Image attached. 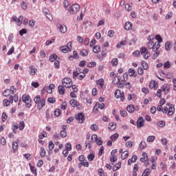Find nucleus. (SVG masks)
Segmentation results:
<instances>
[{
    "label": "nucleus",
    "mask_w": 176,
    "mask_h": 176,
    "mask_svg": "<svg viewBox=\"0 0 176 176\" xmlns=\"http://www.w3.org/2000/svg\"><path fill=\"white\" fill-rule=\"evenodd\" d=\"M48 148L50 151L54 149V143H53V141L51 140L49 142Z\"/></svg>",
    "instance_id": "obj_35"
},
{
    "label": "nucleus",
    "mask_w": 176,
    "mask_h": 176,
    "mask_svg": "<svg viewBox=\"0 0 176 176\" xmlns=\"http://www.w3.org/2000/svg\"><path fill=\"white\" fill-rule=\"evenodd\" d=\"M23 16H20L18 19H16V25H21V24L23 23Z\"/></svg>",
    "instance_id": "obj_30"
},
{
    "label": "nucleus",
    "mask_w": 176,
    "mask_h": 176,
    "mask_svg": "<svg viewBox=\"0 0 176 176\" xmlns=\"http://www.w3.org/2000/svg\"><path fill=\"white\" fill-rule=\"evenodd\" d=\"M60 137H62V138H65V137H67V131L66 130L60 131Z\"/></svg>",
    "instance_id": "obj_42"
},
{
    "label": "nucleus",
    "mask_w": 176,
    "mask_h": 176,
    "mask_svg": "<svg viewBox=\"0 0 176 176\" xmlns=\"http://www.w3.org/2000/svg\"><path fill=\"white\" fill-rule=\"evenodd\" d=\"M22 101L23 102H25L26 108H31L32 104H31V97L28 95H23L22 96Z\"/></svg>",
    "instance_id": "obj_2"
},
{
    "label": "nucleus",
    "mask_w": 176,
    "mask_h": 176,
    "mask_svg": "<svg viewBox=\"0 0 176 176\" xmlns=\"http://www.w3.org/2000/svg\"><path fill=\"white\" fill-rule=\"evenodd\" d=\"M157 126H159V127H164V126H166V122H164V121H160L157 123Z\"/></svg>",
    "instance_id": "obj_53"
},
{
    "label": "nucleus",
    "mask_w": 176,
    "mask_h": 176,
    "mask_svg": "<svg viewBox=\"0 0 176 176\" xmlns=\"http://www.w3.org/2000/svg\"><path fill=\"white\" fill-rule=\"evenodd\" d=\"M174 112H175L174 104H170L168 109V116H172V115L174 114Z\"/></svg>",
    "instance_id": "obj_12"
},
{
    "label": "nucleus",
    "mask_w": 176,
    "mask_h": 176,
    "mask_svg": "<svg viewBox=\"0 0 176 176\" xmlns=\"http://www.w3.org/2000/svg\"><path fill=\"white\" fill-rule=\"evenodd\" d=\"M24 34H27V30L26 29H22L21 30L19 31V35L21 36H23Z\"/></svg>",
    "instance_id": "obj_63"
},
{
    "label": "nucleus",
    "mask_w": 176,
    "mask_h": 176,
    "mask_svg": "<svg viewBox=\"0 0 176 176\" xmlns=\"http://www.w3.org/2000/svg\"><path fill=\"white\" fill-rule=\"evenodd\" d=\"M126 111L129 113H133V112H134V111H135V107H134V105H133V104H129L126 107Z\"/></svg>",
    "instance_id": "obj_17"
},
{
    "label": "nucleus",
    "mask_w": 176,
    "mask_h": 176,
    "mask_svg": "<svg viewBox=\"0 0 176 176\" xmlns=\"http://www.w3.org/2000/svg\"><path fill=\"white\" fill-rule=\"evenodd\" d=\"M94 157H96V156L93 153H90L87 155V159L89 162H93V160H94Z\"/></svg>",
    "instance_id": "obj_37"
},
{
    "label": "nucleus",
    "mask_w": 176,
    "mask_h": 176,
    "mask_svg": "<svg viewBox=\"0 0 176 176\" xmlns=\"http://www.w3.org/2000/svg\"><path fill=\"white\" fill-rule=\"evenodd\" d=\"M96 85L100 86V87H101V89H102V87H104V79L100 78V79L96 80Z\"/></svg>",
    "instance_id": "obj_19"
},
{
    "label": "nucleus",
    "mask_w": 176,
    "mask_h": 176,
    "mask_svg": "<svg viewBox=\"0 0 176 176\" xmlns=\"http://www.w3.org/2000/svg\"><path fill=\"white\" fill-rule=\"evenodd\" d=\"M10 89H6L3 92V96L4 97H9L10 96Z\"/></svg>",
    "instance_id": "obj_40"
},
{
    "label": "nucleus",
    "mask_w": 176,
    "mask_h": 176,
    "mask_svg": "<svg viewBox=\"0 0 176 176\" xmlns=\"http://www.w3.org/2000/svg\"><path fill=\"white\" fill-rule=\"evenodd\" d=\"M129 76H135V70L133 69H129Z\"/></svg>",
    "instance_id": "obj_43"
},
{
    "label": "nucleus",
    "mask_w": 176,
    "mask_h": 176,
    "mask_svg": "<svg viewBox=\"0 0 176 176\" xmlns=\"http://www.w3.org/2000/svg\"><path fill=\"white\" fill-rule=\"evenodd\" d=\"M45 105H46V100L43 98L39 101V102L37 104V108L38 111H41V109H42V108H43Z\"/></svg>",
    "instance_id": "obj_11"
},
{
    "label": "nucleus",
    "mask_w": 176,
    "mask_h": 176,
    "mask_svg": "<svg viewBox=\"0 0 176 176\" xmlns=\"http://www.w3.org/2000/svg\"><path fill=\"white\" fill-rule=\"evenodd\" d=\"M54 115L55 116H57V118H58V116H60V115H61V110L57 109L54 111Z\"/></svg>",
    "instance_id": "obj_51"
},
{
    "label": "nucleus",
    "mask_w": 176,
    "mask_h": 176,
    "mask_svg": "<svg viewBox=\"0 0 176 176\" xmlns=\"http://www.w3.org/2000/svg\"><path fill=\"white\" fill-rule=\"evenodd\" d=\"M146 148V142L142 141L139 145V148L142 151L143 149H145Z\"/></svg>",
    "instance_id": "obj_20"
},
{
    "label": "nucleus",
    "mask_w": 176,
    "mask_h": 176,
    "mask_svg": "<svg viewBox=\"0 0 176 176\" xmlns=\"http://www.w3.org/2000/svg\"><path fill=\"white\" fill-rule=\"evenodd\" d=\"M125 146H126V148H131V146H133V142L131 141H128L125 143Z\"/></svg>",
    "instance_id": "obj_55"
},
{
    "label": "nucleus",
    "mask_w": 176,
    "mask_h": 176,
    "mask_svg": "<svg viewBox=\"0 0 176 176\" xmlns=\"http://www.w3.org/2000/svg\"><path fill=\"white\" fill-rule=\"evenodd\" d=\"M29 166H30L31 173H32L34 175H36L37 172H36V168H35V166H32L31 164H29Z\"/></svg>",
    "instance_id": "obj_24"
},
{
    "label": "nucleus",
    "mask_w": 176,
    "mask_h": 176,
    "mask_svg": "<svg viewBox=\"0 0 176 176\" xmlns=\"http://www.w3.org/2000/svg\"><path fill=\"white\" fill-rule=\"evenodd\" d=\"M80 9V6L78 4H73L69 9L70 14H75L78 13V11Z\"/></svg>",
    "instance_id": "obj_5"
},
{
    "label": "nucleus",
    "mask_w": 176,
    "mask_h": 176,
    "mask_svg": "<svg viewBox=\"0 0 176 176\" xmlns=\"http://www.w3.org/2000/svg\"><path fill=\"white\" fill-rule=\"evenodd\" d=\"M12 146L14 153H16V152L19 151V144L17 143V142H12Z\"/></svg>",
    "instance_id": "obj_16"
},
{
    "label": "nucleus",
    "mask_w": 176,
    "mask_h": 176,
    "mask_svg": "<svg viewBox=\"0 0 176 176\" xmlns=\"http://www.w3.org/2000/svg\"><path fill=\"white\" fill-rule=\"evenodd\" d=\"M114 96L116 98H120V101H124V92H122L120 89H116Z\"/></svg>",
    "instance_id": "obj_7"
},
{
    "label": "nucleus",
    "mask_w": 176,
    "mask_h": 176,
    "mask_svg": "<svg viewBox=\"0 0 176 176\" xmlns=\"http://www.w3.org/2000/svg\"><path fill=\"white\" fill-rule=\"evenodd\" d=\"M171 67V63H170V61L167 60L164 63V68H170Z\"/></svg>",
    "instance_id": "obj_44"
},
{
    "label": "nucleus",
    "mask_w": 176,
    "mask_h": 176,
    "mask_svg": "<svg viewBox=\"0 0 176 176\" xmlns=\"http://www.w3.org/2000/svg\"><path fill=\"white\" fill-rule=\"evenodd\" d=\"M60 50L62 53H68V52H71V50H72V43L69 41L67 45L60 47Z\"/></svg>",
    "instance_id": "obj_3"
},
{
    "label": "nucleus",
    "mask_w": 176,
    "mask_h": 176,
    "mask_svg": "<svg viewBox=\"0 0 176 176\" xmlns=\"http://www.w3.org/2000/svg\"><path fill=\"white\" fill-rule=\"evenodd\" d=\"M156 42H159V45H160V43L163 42V38H162V36L157 34L155 36Z\"/></svg>",
    "instance_id": "obj_38"
},
{
    "label": "nucleus",
    "mask_w": 176,
    "mask_h": 176,
    "mask_svg": "<svg viewBox=\"0 0 176 176\" xmlns=\"http://www.w3.org/2000/svg\"><path fill=\"white\" fill-rule=\"evenodd\" d=\"M79 76V72H73V79H76Z\"/></svg>",
    "instance_id": "obj_64"
},
{
    "label": "nucleus",
    "mask_w": 176,
    "mask_h": 176,
    "mask_svg": "<svg viewBox=\"0 0 176 176\" xmlns=\"http://www.w3.org/2000/svg\"><path fill=\"white\" fill-rule=\"evenodd\" d=\"M65 149L67 152H69V151L72 149V146L71 145V143H67L65 144Z\"/></svg>",
    "instance_id": "obj_45"
},
{
    "label": "nucleus",
    "mask_w": 176,
    "mask_h": 176,
    "mask_svg": "<svg viewBox=\"0 0 176 176\" xmlns=\"http://www.w3.org/2000/svg\"><path fill=\"white\" fill-rule=\"evenodd\" d=\"M156 86H157V82L155 81H151L149 84V87L151 89H153V87H156Z\"/></svg>",
    "instance_id": "obj_46"
},
{
    "label": "nucleus",
    "mask_w": 176,
    "mask_h": 176,
    "mask_svg": "<svg viewBox=\"0 0 176 176\" xmlns=\"http://www.w3.org/2000/svg\"><path fill=\"white\" fill-rule=\"evenodd\" d=\"M140 53L142 56H143L144 58L145 59L149 58V57H151V53L149 52V51L148 50V48L146 47H141Z\"/></svg>",
    "instance_id": "obj_6"
},
{
    "label": "nucleus",
    "mask_w": 176,
    "mask_h": 176,
    "mask_svg": "<svg viewBox=\"0 0 176 176\" xmlns=\"http://www.w3.org/2000/svg\"><path fill=\"white\" fill-rule=\"evenodd\" d=\"M46 137H47V134L45 131L41 132V134L38 135V138H40V140H43V138H46Z\"/></svg>",
    "instance_id": "obj_31"
},
{
    "label": "nucleus",
    "mask_w": 176,
    "mask_h": 176,
    "mask_svg": "<svg viewBox=\"0 0 176 176\" xmlns=\"http://www.w3.org/2000/svg\"><path fill=\"white\" fill-rule=\"evenodd\" d=\"M161 90L164 93V94H168L170 93V85H164L161 87Z\"/></svg>",
    "instance_id": "obj_10"
},
{
    "label": "nucleus",
    "mask_w": 176,
    "mask_h": 176,
    "mask_svg": "<svg viewBox=\"0 0 176 176\" xmlns=\"http://www.w3.org/2000/svg\"><path fill=\"white\" fill-rule=\"evenodd\" d=\"M111 141H116L118 138H119V133H114L113 135L110 137Z\"/></svg>",
    "instance_id": "obj_33"
},
{
    "label": "nucleus",
    "mask_w": 176,
    "mask_h": 176,
    "mask_svg": "<svg viewBox=\"0 0 176 176\" xmlns=\"http://www.w3.org/2000/svg\"><path fill=\"white\" fill-rule=\"evenodd\" d=\"M93 52L97 54V53H100V52H101V48L98 45H95L93 47Z\"/></svg>",
    "instance_id": "obj_21"
},
{
    "label": "nucleus",
    "mask_w": 176,
    "mask_h": 176,
    "mask_svg": "<svg viewBox=\"0 0 176 176\" xmlns=\"http://www.w3.org/2000/svg\"><path fill=\"white\" fill-rule=\"evenodd\" d=\"M116 160H118V157H116V155H113L111 157H110V162L111 163L116 162Z\"/></svg>",
    "instance_id": "obj_61"
},
{
    "label": "nucleus",
    "mask_w": 176,
    "mask_h": 176,
    "mask_svg": "<svg viewBox=\"0 0 176 176\" xmlns=\"http://www.w3.org/2000/svg\"><path fill=\"white\" fill-rule=\"evenodd\" d=\"M116 129V123L115 122H111L109 124V130H111V131H113Z\"/></svg>",
    "instance_id": "obj_22"
},
{
    "label": "nucleus",
    "mask_w": 176,
    "mask_h": 176,
    "mask_svg": "<svg viewBox=\"0 0 176 176\" xmlns=\"http://www.w3.org/2000/svg\"><path fill=\"white\" fill-rule=\"evenodd\" d=\"M120 113L122 118L127 116V111H126L125 110H120Z\"/></svg>",
    "instance_id": "obj_57"
},
{
    "label": "nucleus",
    "mask_w": 176,
    "mask_h": 176,
    "mask_svg": "<svg viewBox=\"0 0 176 176\" xmlns=\"http://www.w3.org/2000/svg\"><path fill=\"white\" fill-rule=\"evenodd\" d=\"M58 91L59 92V94H60V96H63V94L65 93V89H64V87L63 85H59L58 87Z\"/></svg>",
    "instance_id": "obj_18"
},
{
    "label": "nucleus",
    "mask_w": 176,
    "mask_h": 176,
    "mask_svg": "<svg viewBox=\"0 0 176 176\" xmlns=\"http://www.w3.org/2000/svg\"><path fill=\"white\" fill-rule=\"evenodd\" d=\"M58 28H59V31L62 33V34H65V32H67V26H65V25H61L60 23H58L57 25Z\"/></svg>",
    "instance_id": "obj_13"
},
{
    "label": "nucleus",
    "mask_w": 176,
    "mask_h": 176,
    "mask_svg": "<svg viewBox=\"0 0 176 176\" xmlns=\"http://www.w3.org/2000/svg\"><path fill=\"white\" fill-rule=\"evenodd\" d=\"M21 8L23 9V10H27V3L25 2H22L21 3Z\"/></svg>",
    "instance_id": "obj_56"
},
{
    "label": "nucleus",
    "mask_w": 176,
    "mask_h": 176,
    "mask_svg": "<svg viewBox=\"0 0 176 176\" xmlns=\"http://www.w3.org/2000/svg\"><path fill=\"white\" fill-rule=\"evenodd\" d=\"M145 126V120L144 118L140 117L137 121V128L141 129V127H144Z\"/></svg>",
    "instance_id": "obj_9"
},
{
    "label": "nucleus",
    "mask_w": 176,
    "mask_h": 176,
    "mask_svg": "<svg viewBox=\"0 0 176 176\" xmlns=\"http://www.w3.org/2000/svg\"><path fill=\"white\" fill-rule=\"evenodd\" d=\"M69 104H70V105H72L73 107L75 108V107H76L78 105V101L75 99H72L69 101Z\"/></svg>",
    "instance_id": "obj_26"
},
{
    "label": "nucleus",
    "mask_w": 176,
    "mask_h": 176,
    "mask_svg": "<svg viewBox=\"0 0 176 176\" xmlns=\"http://www.w3.org/2000/svg\"><path fill=\"white\" fill-rule=\"evenodd\" d=\"M19 129L21 131L23 130H24V127H25V124L24 123V121H21L19 122Z\"/></svg>",
    "instance_id": "obj_27"
},
{
    "label": "nucleus",
    "mask_w": 176,
    "mask_h": 176,
    "mask_svg": "<svg viewBox=\"0 0 176 176\" xmlns=\"http://www.w3.org/2000/svg\"><path fill=\"white\" fill-rule=\"evenodd\" d=\"M62 85L64 87H67V89H69L71 86H72V80L69 78H65L62 80Z\"/></svg>",
    "instance_id": "obj_4"
},
{
    "label": "nucleus",
    "mask_w": 176,
    "mask_h": 176,
    "mask_svg": "<svg viewBox=\"0 0 176 176\" xmlns=\"http://www.w3.org/2000/svg\"><path fill=\"white\" fill-rule=\"evenodd\" d=\"M81 163L84 167H89V162H87V160H84Z\"/></svg>",
    "instance_id": "obj_59"
},
{
    "label": "nucleus",
    "mask_w": 176,
    "mask_h": 176,
    "mask_svg": "<svg viewBox=\"0 0 176 176\" xmlns=\"http://www.w3.org/2000/svg\"><path fill=\"white\" fill-rule=\"evenodd\" d=\"M118 63L119 60H118V58H115L111 60V65H113V67H116Z\"/></svg>",
    "instance_id": "obj_41"
},
{
    "label": "nucleus",
    "mask_w": 176,
    "mask_h": 176,
    "mask_svg": "<svg viewBox=\"0 0 176 176\" xmlns=\"http://www.w3.org/2000/svg\"><path fill=\"white\" fill-rule=\"evenodd\" d=\"M160 52L157 51L156 52H155L153 55V60H156V58H157V56H160Z\"/></svg>",
    "instance_id": "obj_54"
},
{
    "label": "nucleus",
    "mask_w": 176,
    "mask_h": 176,
    "mask_svg": "<svg viewBox=\"0 0 176 176\" xmlns=\"http://www.w3.org/2000/svg\"><path fill=\"white\" fill-rule=\"evenodd\" d=\"M134 98H135V95L134 94H128L127 96V100H129V101L131 100H134Z\"/></svg>",
    "instance_id": "obj_50"
},
{
    "label": "nucleus",
    "mask_w": 176,
    "mask_h": 176,
    "mask_svg": "<svg viewBox=\"0 0 176 176\" xmlns=\"http://www.w3.org/2000/svg\"><path fill=\"white\" fill-rule=\"evenodd\" d=\"M41 96H36V97L34 98V101L35 104H39V102L41 100Z\"/></svg>",
    "instance_id": "obj_39"
},
{
    "label": "nucleus",
    "mask_w": 176,
    "mask_h": 176,
    "mask_svg": "<svg viewBox=\"0 0 176 176\" xmlns=\"http://www.w3.org/2000/svg\"><path fill=\"white\" fill-rule=\"evenodd\" d=\"M127 157H129V151H125L122 153V154L121 155V159L122 160H124L125 159H127Z\"/></svg>",
    "instance_id": "obj_23"
},
{
    "label": "nucleus",
    "mask_w": 176,
    "mask_h": 176,
    "mask_svg": "<svg viewBox=\"0 0 176 176\" xmlns=\"http://www.w3.org/2000/svg\"><path fill=\"white\" fill-rule=\"evenodd\" d=\"M148 49L150 50H152L153 52H156V50L160 48V45H159V42L155 41H148L147 44Z\"/></svg>",
    "instance_id": "obj_1"
},
{
    "label": "nucleus",
    "mask_w": 176,
    "mask_h": 176,
    "mask_svg": "<svg viewBox=\"0 0 176 176\" xmlns=\"http://www.w3.org/2000/svg\"><path fill=\"white\" fill-rule=\"evenodd\" d=\"M155 139L156 138L155 137V135H150L147 138L146 141L147 142H153Z\"/></svg>",
    "instance_id": "obj_29"
},
{
    "label": "nucleus",
    "mask_w": 176,
    "mask_h": 176,
    "mask_svg": "<svg viewBox=\"0 0 176 176\" xmlns=\"http://www.w3.org/2000/svg\"><path fill=\"white\" fill-rule=\"evenodd\" d=\"M89 54V51L87 50H82L80 52V56H82V57H86Z\"/></svg>",
    "instance_id": "obj_25"
},
{
    "label": "nucleus",
    "mask_w": 176,
    "mask_h": 176,
    "mask_svg": "<svg viewBox=\"0 0 176 176\" xmlns=\"http://www.w3.org/2000/svg\"><path fill=\"white\" fill-rule=\"evenodd\" d=\"M126 43H127V41H122L120 43L117 44L118 49H120V47H122V46H124Z\"/></svg>",
    "instance_id": "obj_36"
},
{
    "label": "nucleus",
    "mask_w": 176,
    "mask_h": 176,
    "mask_svg": "<svg viewBox=\"0 0 176 176\" xmlns=\"http://www.w3.org/2000/svg\"><path fill=\"white\" fill-rule=\"evenodd\" d=\"M56 60H57V55L56 54H54L50 56V61H51V63L56 61Z\"/></svg>",
    "instance_id": "obj_34"
},
{
    "label": "nucleus",
    "mask_w": 176,
    "mask_h": 176,
    "mask_svg": "<svg viewBox=\"0 0 176 176\" xmlns=\"http://www.w3.org/2000/svg\"><path fill=\"white\" fill-rule=\"evenodd\" d=\"M40 151H41V153H40L41 157H45L46 156V151L45 150V148L41 147L40 148Z\"/></svg>",
    "instance_id": "obj_28"
},
{
    "label": "nucleus",
    "mask_w": 176,
    "mask_h": 176,
    "mask_svg": "<svg viewBox=\"0 0 176 176\" xmlns=\"http://www.w3.org/2000/svg\"><path fill=\"white\" fill-rule=\"evenodd\" d=\"M91 130H92L93 131H97V130H98V126L96 124H91Z\"/></svg>",
    "instance_id": "obj_48"
},
{
    "label": "nucleus",
    "mask_w": 176,
    "mask_h": 176,
    "mask_svg": "<svg viewBox=\"0 0 176 176\" xmlns=\"http://www.w3.org/2000/svg\"><path fill=\"white\" fill-rule=\"evenodd\" d=\"M10 102L7 99H4L3 101V104L4 107H9L10 105Z\"/></svg>",
    "instance_id": "obj_49"
},
{
    "label": "nucleus",
    "mask_w": 176,
    "mask_h": 176,
    "mask_svg": "<svg viewBox=\"0 0 176 176\" xmlns=\"http://www.w3.org/2000/svg\"><path fill=\"white\" fill-rule=\"evenodd\" d=\"M98 175L100 176H105V174L104 173V170H102V168L98 169Z\"/></svg>",
    "instance_id": "obj_62"
},
{
    "label": "nucleus",
    "mask_w": 176,
    "mask_h": 176,
    "mask_svg": "<svg viewBox=\"0 0 176 176\" xmlns=\"http://www.w3.org/2000/svg\"><path fill=\"white\" fill-rule=\"evenodd\" d=\"M29 74L32 76L35 75V74H36V72H38V69L35 68L33 65H30L29 67Z\"/></svg>",
    "instance_id": "obj_14"
},
{
    "label": "nucleus",
    "mask_w": 176,
    "mask_h": 176,
    "mask_svg": "<svg viewBox=\"0 0 176 176\" xmlns=\"http://www.w3.org/2000/svg\"><path fill=\"white\" fill-rule=\"evenodd\" d=\"M151 174V169L146 168L144 170L142 176H148Z\"/></svg>",
    "instance_id": "obj_32"
},
{
    "label": "nucleus",
    "mask_w": 176,
    "mask_h": 176,
    "mask_svg": "<svg viewBox=\"0 0 176 176\" xmlns=\"http://www.w3.org/2000/svg\"><path fill=\"white\" fill-rule=\"evenodd\" d=\"M141 63H142L143 69H148V63L145 61H142Z\"/></svg>",
    "instance_id": "obj_58"
},
{
    "label": "nucleus",
    "mask_w": 176,
    "mask_h": 176,
    "mask_svg": "<svg viewBox=\"0 0 176 176\" xmlns=\"http://www.w3.org/2000/svg\"><path fill=\"white\" fill-rule=\"evenodd\" d=\"M1 119H2L3 122H6V120L8 119V116L6 115V113H2Z\"/></svg>",
    "instance_id": "obj_52"
},
{
    "label": "nucleus",
    "mask_w": 176,
    "mask_h": 176,
    "mask_svg": "<svg viewBox=\"0 0 176 176\" xmlns=\"http://www.w3.org/2000/svg\"><path fill=\"white\" fill-rule=\"evenodd\" d=\"M14 52V47L12 46L11 48L8 50L7 54L8 56H11V54H13Z\"/></svg>",
    "instance_id": "obj_47"
},
{
    "label": "nucleus",
    "mask_w": 176,
    "mask_h": 176,
    "mask_svg": "<svg viewBox=\"0 0 176 176\" xmlns=\"http://www.w3.org/2000/svg\"><path fill=\"white\" fill-rule=\"evenodd\" d=\"M124 28L126 31H130V30H133V24L130 21H128L125 23Z\"/></svg>",
    "instance_id": "obj_15"
},
{
    "label": "nucleus",
    "mask_w": 176,
    "mask_h": 176,
    "mask_svg": "<svg viewBox=\"0 0 176 176\" xmlns=\"http://www.w3.org/2000/svg\"><path fill=\"white\" fill-rule=\"evenodd\" d=\"M75 118L79 123H84L85 122V114L83 113H79L75 116Z\"/></svg>",
    "instance_id": "obj_8"
},
{
    "label": "nucleus",
    "mask_w": 176,
    "mask_h": 176,
    "mask_svg": "<svg viewBox=\"0 0 176 176\" xmlns=\"http://www.w3.org/2000/svg\"><path fill=\"white\" fill-rule=\"evenodd\" d=\"M95 142L97 144V145H102V140H101V138H98Z\"/></svg>",
    "instance_id": "obj_60"
}]
</instances>
